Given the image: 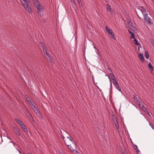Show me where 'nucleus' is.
Returning <instances> with one entry per match:
<instances>
[{"label":"nucleus","instance_id":"nucleus-1","mask_svg":"<svg viewBox=\"0 0 154 154\" xmlns=\"http://www.w3.org/2000/svg\"><path fill=\"white\" fill-rule=\"evenodd\" d=\"M60 132L61 133V138L63 140L64 143L66 146L67 147L69 145H69L71 144V143H73L72 146H74V143L75 142L73 138L69 136H66L65 134H66V132L65 131H63V133L64 134V135L65 136H66V137L64 139L65 137L63 136V134L62 133V131H60Z\"/></svg>","mask_w":154,"mask_h":154},{"label":"nucleus","instance_id":"nucleus-2","mask_svg":"<svg viewBox=\"0 0 154 154\" xmlns=\"http://www.w3.org/2000/svg\"><path fill=\"white\" fill-rule=\"evenodd\" d=\"M33 2L34 6L37 8L38 14L41 17L44 10L43 7L38 0H33Z\"/></svg>","mask_w":154,"mask_h":154},{"label":"nucleus","instance_id":"nucleus-3","mask_svg":"<svg viewBox=\"0 0 154 154\" xmlns=\"http://www.w3.org/2000/svg\"><path fill=\"white\" fill-rule=\"evenodd\" d=\"M74 147L72 146L73 143L70 144V145L67 146V148L75 154H80L79 152L77 150V146L75 142L74 143Z\"/></svg>","mask_w":154,"mask_h":154},{"label":"nucleus","instance_id":"nucleus-4","mask_svg":"<svg viewBox=\"0 0 154 154\" xmlns=\"http://www.w3.org/2000/svg\"><path fill=\"white\" fill-rule=\"evenodd\" d=\"M26 100L28 103L30 105L31 107L35 111V112L36 113H40V111L35 106V104L34 102L29 98H27Z\"/></svg>","mask_w":154,"mask_h":154},{"label":"nucleus","instance_id":"nucleus-5","mask_svg":"<svg viewBox=\"0 0 154 154\" xmlns=\"http://www.w3.org/2000/svg\"><path fill=\"white\" fill-rule=\"evenodd\" d=\"M22 4L26 10L30 13H31L32 11L31 8L29 6L26 0H20Z\"/></svg>","mask_w":154,"mask_h":154},{"label":"nucleus","instance_id":"nucleus-6","mask_svg":"<svg viewBox=\"0 0 154 154\" xmlns=\"http://www.w3.org/2000/svg\"><path fill=\"white\" fill-rule=\"evenodd\" d=\"M150 12H149V14L145 13L144 14V19L146 23L148 24H151L152 23V20L150 17Z\"/></svg>","mask_w":154,"mask_h":154},{"label":"nucleus","instance_id":"nucleus-7","mask_svg":"<svg viewBox=\"0 0 154 154\" xmlns=\"http://www.w3.org/2000/svg\"><path fill=\"white\" fill-rule=\"evenodd\" d=\"M137 8L140 10L143 14H144L145 13L149 14V12L148 10L143 6H139Z\"/></svg>","mask_w":154,"mask_h":154},{"label":"nucleus","instance_id":"nucleus-8","mask_svg":"<svg viewBox=\"0 0 154 154\" xmlns=\"http://www.w3.org/2000/svg\"><path fill=\"white\" fill-rule=\"evenodd\" d=\"M110 72L108 75V77L109 80L110 82H112V81L115 80L116 79V77L114 74H112V71L111 69H109Z\"/></svg>","mask_w":154,"mask_h":154},{"label":"nucleus","instance_id":"nucleus-9","mask_svg":"<svg viewBox=\"0 0 154 154\" xmlns=\"http://www.w3.org/2000/svg\"><path fill=\"white\" fill-rule=\"evenodd\" d=\"M44 55L45 56V58L49 61H51L52 58L50 54L49 53V52L44 54Z\"/></svg>","mask_w":154,"mask_h":154},{"label":"nucleus","instance_id":"nucleus-10","mask_svg":"<svg viewBox=\"0 0 154 154\" xmlns=\"http://www.w3.org/2000/svg\"><path fill=\"white\" fill-rule=\"evenodd\" d=\"M142 107L141 108L143 111L146 114L149 115V112L147 111V109L143 105H142Z\"/></svg>","mask_w":154,"mask_h":154},{"label":"nucleus","instance_id":"nucleus-11","mask_svg":"<svg viewBox=\"0 0 154 154\" xmlns=\"http://www.w3.org/2000/svg\"><path fill=\"white\" fill-rule=\"evenodd\" d=\"M27 116L30 121H34L33 118V117L29 113H28L27 115Z\"/></svg>","mask_w":154,"mask_h":154},{"label":"nucleus","instance_id":"nucleus-12","mask_svg":"<svg viewBox=\"0 0 154 154\" xmlns=\"http://www.w3.org/2000/svg\"><path fill=\"white\" fill-rule=\"evenodd\" d=\"M15 130L16 134L19 136H21V133L19 129L18 128H17L15 129Z\"/></svg>","mask_w":154,"mask_h":154},{"label":"nucleus","instance_id":"nucleus-13","mask_svg":"<svg viewBox=\"0 0 154 154\" xmlns=\"http://www.w3.org/2000/svg\"><path fill=\"white\" fill-rule=\"evenodd\" d=\"M22 128V130L26 133H27V129L26 127V126L24 124L22 125L21 126H20Z\"/></svg>","mask_w":154,"mask_h":154},{"label":"nucleus","instance_id":"nucleus-14","mask_svg":"<svg viewBox=\"0 0 154 154\" xmlns=\"http://www.w3.org/2000/svg\"><path fill=\"white\" fill-rule=\"evenodd\" d=\"M138 57L140 59V60L142 62H143L144 61V57L142 54H140L138 55Z\"/></svg>","mask_w":154,"mask_h":154},{"label":"nucleus","instance_id":"nucleus-15","mask_svg":"<svg viewBox=\"0 0 154 154\" xmlns=\"http://www.w3.org/2000/svg\"><path fill=\"white\" fill-rule=\"evenodd\" d=\"M129 27L133 30H135L137 29L135 27H134L132 23H130L129 24Z\"/></svg>","mask_w":154,"mask_h":154},{"label":"nucleus","instance_id":"nucleus-16","mask_svg":"<svg viewBox=\"0 0 154 154\" xmlns=\"http://www.w3.org/2000/svg\"><path fill=\"white\" fill-rule=\"evenodd\" d=\"M136 103L139 105V107L140 108L142 107V105H143V102L140 101H137Z\"/></svg>","mask_w":154,"mask_h":154},{"label":"nucleus","instance_id":"nucleus-17","mask_svg":"<svg viewBox=\"0 0 154 154\" xmlns=\"http://www.w3.org/2000/svg\"><path fill=\"white\" fill-rule=\"evenodd\" d=\"M42 48L43 50V52L44 53V54L48 52V49L46 46L45 47Z\"/></svg>","mask_w":154,"mask_h":154},{"label":"nucleus","instance_id":"nucleus-18","mask_svg":"<svg viewBox=\"0 0 154 154\" xmlns=\"http://www.w3.org/2000/svg\"><path fill=\"white\" fill-rule=\"evenodd\" d=\"M17 122L18 124L20 125V126H21L23 124V122L19 119H17Z\"/></svg>","mask_w":154,"mask_h":154},{"label":"nucleus","instance_id":"nucleus-19","mask_svg":"<svg viewBox=\"0 0 154 154\" xmlns=\"http://www.w3.org/2000/svg\"><path fill=\"white\" fill-rule=\"evenodd\" d=\"M112 82L113 84L115 86L117 85H118V82L116 79L115 80L112 81Z\"/></svg>","mask_w":154,"mask_h":154},{"label":"nucleus","instance_id":"nucleus-20","mask_svg":"<svg viewBox=\"0 0 154 154\" xmlns=\"http://www.w3.org/2000/svg\"><path fill=\"white\" fill-rule=\"evenodd\" d=\"M133 99L136 102H137V101H139L137 97L134 95Z\"/></svg>","mask_w":154,"mask_h":154},{"label":"nucleus","instance_id":"nucleus-21","mask_svg":"<svg viewBox=\"0 0 154 154\" xmlns=\"http://www.w3.org/2000/svg\"><path fill=\"white\" fill-rule=\"evenodd\" d=\"M116 86H115V87L116 88L118 89L119 91H121V88L119 87V85H118H118H116Z\"/></svg>","mask_w":154,"mask_h":154},{"label":"nucleus","instance_id":"nucleus-22","mask_svg":"<svg viewBox=\"0 0 154 154\" xmlns=\"http://www.w3.org/2000/svg\"><path fill=\"white\" fill-rule=\"evenodd\" d=\"M112 120H113V122L114 124L118 123L117 121V119L115 117V118H113Z\"/></svg>","mask_w":154,"mask_h":154},{"label":"nucleus","instance_id":"nucleus-23","mask_svg":"<svg viewBox=\"0 0 154 154\" xmlns=\"http://www.w3.org/2000/svg\"><path fill=\"white\" fill-rule=\"evenodd\" d=\"M112 38L114 39H116V38L115 37V36L113 33V32H112L111 34H110Z\"/></svg>","mask_w":154,"mask_h":154},{"label":"nucleus","instance_id":"nucleus-24","mask_svg":"<svg viewBox=\"0 0 154 154\" xmlns=\"http://www.w3.org/2000/svg\"><path fill=\"white\" fill-rule=\"evenodd\" d=\"M148 66H149V68L150 69L151 71L153 70V68L151 64L150 63H149L148 64Z\"/></svg>","mask_w":154,"mask_h":154},{"label":"nucleus","instance_id":"nucleus-25","mask_svg":"<svg viewBox=\"0 0 154 154\" xmlns=\"http://www.w3.org/2000/svg\"><path fill=\"white\" fill-rule=\"evenodd\" d=\"M107 10L109 11H110L111 9L110 6L108 4L107 5Z\"/></svg>","mask_w":154,"mask_h":154},{"label":"nucleus","instance_id":"nucleus-26","mask_svg":"<svg viewBox=\"0 0 154 154\" xmlns=\"http://www.w3.org/2000/svg\"><path fill=\"white\" fill-rule=\"evenodd\" d=\"M134 41L135 42L134 43V44L135 45H139V44L138 43L137 41L135 38H134Z\"/></svg>","mask_w":154,"mask_h":154},{"label":"nucleus","instance_id":"nucleus-27","mask_svg":"<svg viewBox=\"0 0 154 154\" xmlns=\"http://www.w3.org/2000/svg\"><path fill=\"white\" fill-rule=\"evenodd\" d=\"M115 126H116V128L117 129H119V125L118 123L114 124Z\"/></svg>","mask_w":154,"mask_h":154},{"label":"nucleus","instance_id":"nucleus-28","mask_svg":"<svg viewBox=\"0 0 154 154\" xmlns=\"http://www.w3.org/2000/svg\"><path fill=\"white\" fill-rule=\"evenodd\" d=\"M145 57L147 59H148L149 58V55L147 52H146L145 53Z\"/></svg>","mask_w":154,"mask_h":154},{"label":"nucleus","instance_id":"nucleus-29","mask_svg":"<svg viewBox=\"0 0 154 154\" xmlns=\"http://www.w3.org/2000/svg\"><path fill=\"white\" fill-rule=\"evenodd\" d=\"M40 44L42 48L46 46L44 43L42 42H40Z\"/></svg>","mask_w":154,"mask_h":154},{"label":"nucleus","instance_id":"nucleus-30","mask_svg":"<svg viewBox=\"0 0 154 154\" xmlns=\"http://www.w3.org/2000/svg\"><path fill=\"white\" fill-rule=\"evenodd\" d=\"M131 38H135V37L133 33H132L131 34Z\"/></svg>","mask_w":154,"mask_h":154},{"label":"nucleus","instance_id":"nucleus-31","mask_svg":"<svg viewBox=\"0 0 154 154\" xmlns=\"http://www.w3.org/2000/svg\"><path fill=\"white\" fill-rule=\"evenodd\" d=\"M133 146L134 149L136 150L137 149V147L136 145H133Z\"/></svg>","mask_w":154,"mask_h":154},{"label":"nucleus","instance_id":"nucleus-32","mask_svg":"<svg viewBox=\"0 0 154 154\" xmlns=\"http://www.w3.org/2000/svg\"><path fill=\"white\" fill-rule=\"evenodd\" d=\"M107 32L109 34H111V33H112V32H113L112 30L110 29Z\"/></svg>","mask_w":154,"mask_h":154},{"label":"nucleus","instance_id":"nucleus-33","mask_svg":"<svg viewBox=\"0 0 154 154\" xmlns=\"http://www.w3.org/2000/svg\"><path fill=\"white\" fill-rule=\"evenodd\" d=\"M149 124L151 126V128L153 129V130H154V126L153 125L151 124L150 122L149 123Z\"/></svg>","mask_w":154,"mask_h":154},{"label":"nucleus","instance_id":"nucleus-34","mask_svg":"<svg viewBox=\"0 0 154 154\" xmlns=\"http://www.w3.org/2000/svg\"><path fill=\"white\" fill-rule=\"evenodd\" d=\"M71 2L72 3V4H75V0H70Z\"/></svg>","mask_w":154,"mask_h":154},{"label":"nucleus","instance_id":"nucleus-35","mask_svg":"<svg viewBox=\"0 0 154 154\" xmlns=\"http://www.w3.org/2000/svg\"><path fill=\"white\" fill-rule=\"evenodd\" d=\"M106 31L107 32L108 31V30H109L110 29H109L108 28V27L107 26H106Z\"/></svg>","mask_w":154,"mask_h":154},{"label":"nucleus","instance_id":"nucleus-36","mask_svg":"<svg viewBox=\"0 0 154 154\" xmlns=\"http://www.w3.org/2000/svg\"><path fill=\"white\" fill-rule=\"evenodd\" d=\"M79 4V6L80 7H81L82 6V3H81V2H79L78 3Z\"/></svg>","mask_w":154,"mask_h":154},{"label":"nucleus","instance_id":"nucleus-37","mask_svg":"<svg viewBox=\"0 0 154 154\" xmlns=\"http://www.w3.org/2000/svg\"><path fill=\"white\" fill-rule=\"evenodd\" d=\"M39 114V115H40V117L41 118H43V117H42V116L41 113V112H40V113H38Z\"/></svg>","mask_w":154,"mask_h":154},{"label":"nucleus","instance_id":"nucleus-38","mask_svg":"<svg viewBox=\"0 0 154 154\" xmlns=\"http://www.w3.org/2000/svg\"><path fill=\"white\" fill-rule=\"evenodd\" d=\"M136 152L137 153L139 154V153L140 152V151L137 149H136Z\"/></svg>","mask_w":154,"mask_h":154},{"label":"nucleus","instance_id":"nucleus-39","mask_svg":"<svg viewBox=\"0 0 154 154\" xmlns=\"http://www.w3.org/2000/svg\"><path fill=\"white\" fill-rule=\"evenodd\" d=\"M110 88H112V82H110Z\"/></svg>","mask_w":154,"mask_h":154},{"label":"nucleus","instance_id":"nucleus-40","mask_svg":"<svg viewBox=\"0 0 154 154\" xmlns=\"http://www.w3.org/2000/svg\"><path fill=\"white\" fill-rule=\"evenodd\" d=\"M152 44L154 46V40H153L152 41Z\"/></svg>","mask_w":154,"mask_h":154},{"label":"nucleus","instance_id":"nucleus-41","mask_svg":"<svg viewBox=\"0 0 154 154\" xmlns=\"http://www.w3.org/2000/svg\"><path fill=\"white\" fill-rule=\"evenodd\" d=\"M77 2H78V3H79V2H81V0H78V1H77Z\"/></svg>","mask_w":154,"mask_h":154},{"label":"nucleus","instance_id":"nucleus-42","mask_svg":"<svg viewBox=\"0 0 154 154\" xmlns=\"http://www.w3.org/2000/svg\"><path fill=\"white\" fill-rule=\"evenodd\" d=\"M128 32H129V33H130L131 34V33H132V32H131L129 30H128Z\"/></svg>","mask_w":154,"mask_h":154},{"label":"nucleus","instance_id":"nucleus-43","mask_svg":"<svg viewBox=\"0 0 154 154\" xmlns=\"http://www.w3.org/2000/svg\"><path fill=\"white\" fill-rule=\"evenodd\" d=\"M122 154H125V152H122Z\"/></svg>","mask_w":154,"mask_h":154},{"label":"nucleus","instance_id":"nucleus-44","mask_svg":"<svg viewBox=\"0 0 154 154\" xmlns=\"http://www.w3.org/2000/svg\"><path fill=\"white\" fill-rule=\"evenodd\" d=\"M112 116H113V117H114V118L115 117V116H114V114H113V115H112Z\"/></svg>","mask_w":154,"mask_h":154},{"label":"nucleus","instance_id":"nucleus-45","mask_svg":"<svg viewBox=\"0 0 154 154\" xmlns=\"http://www.w3.org/2000/svg\"><path fill=\"white\" fill-rule=\"evenodd\" d=\"M138 16V17L139 18H140V17L139 16V15H138V16Z\"/></svg>","mask_w":154,"mask_h":154},{"label":"nucleus","instance_id":"nucleus-46","mask_svg":"<svg viewBox=\"0 0 154 154\" xmlns=\"http://www.w3.org/2000/svg\"><path fill=\"white\" fill-rule=\"evenodd\" d=\"M94 48L95 49H97L96 47H95L94 46Z\"/></svg>","mask_w":154,"mask_h":154},{"label":"nucleus","instance_id":"nucleus-47","mask_svg":"<svg viewBox=\"0 0 154 154\" xmlns=\"http://www.w3.org/2000/svg\"><path fill=\"white\" fill-rule=\"evenodd\" d=\"M132 145H134V144H133V143H132Z\"/></svg>","mask_w":154,"mask_h":154}]
</instances>
